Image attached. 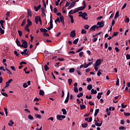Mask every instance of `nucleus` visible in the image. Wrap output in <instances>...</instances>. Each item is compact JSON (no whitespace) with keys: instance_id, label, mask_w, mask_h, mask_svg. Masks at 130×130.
Masks as SVG:
<instances>
[{"instance_id":"nucleus-32","label":"nucleus","mask_w":130,"mask_h":130,"mask_svg":"<svg viewBox=\"0 0 130 130\" xmlns=\"http://www.w3.org/2000/svg\"><path fill=\"white\" fill-rule=\"evenodd\" d=\"M125 18H126V19L125 20V22L126 23H129V18H128L127 16H125Z\"/></svg>"},{"instance_id":"nucleus-24","label":"nucleus","mask_w":130,"mask_h":130,"mask_svg":"<svg viewBox=\"0 0 130 130\" xmlns=\"http://www.w3.org/2000/svg\"><path fill=\"white\" fill-rule=\"evenodd\" d=\"M39 94L41 96H44V92L42 90H40Z\"/></svg>"},{"instance_id":"nucleus-17","label":"nucleus","mask_w":130,"mask_h":130,"mask_svg":"<svg viewBox=\"0 0 130 130\" xmlns=\"http://www.w3.org/2000/svg\"><path fill=\"white\" fill-rule=\"evenodd\" d=\"M91 93L90 94H91L92 95L94 94H97V90H94V89H92L91 90Z\"/></svg>"},{"instance_id":"nucleus-3","label":"nucleus","mask_w":130,"mask_h":130,"mask_svg":"<svg viewBox=\"0 0 130 130\" xmlns=\"http://www.w3.org/2000/svg\"><path fill=\"white\" fill-rule=\"evenodd\" d=\"M56 117H57V119H58V120H62V119L66 118V116L57 115L56 116Z\"/></svg>"},{"instance_id":"nucleus-9","label":"nucleus","mask_w":130,"mask_h":130,"mask_svg":"<svg viewBox=\"0 0 130 130\" xmlns=\"http://www.w3.org/2000/svg\"><path fill=\"white\" fill-rule=\"evenodd\" d=\"M59 19H60V21L61 22V23H62V24H64V17H63V16H61L59 17Z\"/></svg>"},{"instance_id":"nucleus-39","label":"nucleus","mask_w":130,"mask_h":130,"mask_svg":"<svg viewBox=\"0 0 130 130\" xmlns=\"http://www.w3.org/2000/svg\"><path fill=\"white\" fill-rule=\"evenodd\" d=\"M118 32H114L113 34V36H112V38L114 37L115 36H117V35H118Z\"/></svg>"},{"instance_id":"nucleus-45","label":"nucleus","mask_w":130,"mask_h":130,"mask_svg":"<svg viewBox=\"0 0 130 130\" xmlns=\"http://www.w3.org/2000/svg\"><path fill=\"white\" fill-rule=\"evenodd\" d=\"M85 98L86 99H92V95H89V96H88V95H86L85 96Z\"/></svg>"},{"instance_id":"nucleus-51","label":"nucleus","mask_w":130,"mask_h":130,"mask_svg":"<svg viewBox=\"0 0 130 130\" xmlns=\"http://www.w3.org/2000/svg\"><path fill=\"white\" fill-rule=\"evenodd\" d=\"M94 67V69L95 70V71H98V66H97V65H93Z\"/></svg>"},{"instance_id":"nucleus-61","label":"nucleus","mask_w":130,"mask_h":130,"mask_svg":"<svg viewBox=\"0 0 130 130\" xmlns=\"http://www.w3.org/2000/svg\"><path fill=\"white\" fill-rule=\"evenodd\" d=\"M84 29L88 30L89 29V25H84Z\"/></svg>"},{"instance_id":"nucleus-18","label":"nucleus","mask_w":130,"mask_h":130,"mask_svg":"<svg viewBox=\"0 0 130 130\" xmlns=\"http://www.w3.org/2000/svg\"><path fill=\"white\" fill-rule=\"evenodd\" d=\"M92 88H93V86L91 84H89L87 86V89L90 91V90H92Z\"/></svg>"},{"instance_id":"nucleus-16","label":"nucleus","mask_w":130,"mask_h":130,"mask_svg":"<svg viewBox=\"0 0 130 130\" xmlns=\"http://www.w3.org/2000/svg\"><path fill=\"white\" fill-rule=\"evenodd\" d=\"M118 17H119V12L117 11L114 17L115 20H116L117 18H118Z\"/></svg>"},{"instance_id":"nucleus-55","label":"nucleus","mask_w":130,"mask_h":130,"mask_svg":"<svg viewBox=\"0 0 130 130\" xmlns=\"http://www.w3.org/2000/svg\"><path fill=\"white\" fill-rule=\"evenodd\" d=\"M70 98H66L65 101H64V103L67 104L68 102H69Z\"/></svg>"},{"instance_id":"nucleus-8","label":"nucleus","mask_w":130,"mask_h":130,"mask_svg":"<svg viewBox=\"0 0 130 130\" xmlns=\"http://www.w3.org/2000/svg\"><path fill=\"white\" fill-rule=\"evenodd\" d=\"M27 51H28V49H25L23 50V51L21 52V54H22V55H24V54H25L24 55H26V54H28V52H27Z\"/></svg>"},{"instance_id":"nucleus-21","label":"nucleus","mask_w":130,"mask_h":130,"mask_svg":"<svg viewBox=\"0 0 130 130\" xmlns=\"http://www.w3.org/2000/svg\"><path fill=\"white\" fill-rule=\"evenodd\" d=\"M84 95V93L83 92H80L79 94H77L78 98H80L81 97H83V95Z\"/></svg>"},{"instance_id":"nucleus-48","label":"nucleus","mask_w":130,"mask_h":130,"mask_svg":"<svg viewBox=\"0 0 130 130\" xmlns=\"http://www.w3.org/2000/svg\"><path fill=\"white\" fill-rule=\"evenodd\" d=\"M4 109H5V113H6V116H8V108H4Z\"/></svg>"},{"instance_id":"nucleus-14","label":"nucleus","mask_w":130,"mask_h":130,"mask_svg":"<svg viewBox=\"0 0 130 130\" xmlns=\"http://www.w3.org/2000/svg\"><path fill=\"white\" fill-rule=\"evenodd\" d=\"M103 94V92H99L98 94L97 95V98L98 99H100L101 98V97H102V95Z\"/></svg>"},{"instance_id":"nucleus-53","label":"nucleus","mask_w":130,"mask_h":130,"mask_svg":"<svg viewBox=\"0 0 130 130\" xmlns=\"http://www.w3.org/2000/svg\"><path fill=\"white\" fill-rule=\"evenodd\" d=\"M101 70L99 71L97 73L98 77H100V75H102V73H101Z\"/></svg>"},{"instance_id":"nucleus-2","label":"nucleus","mask_w":130,"mask_h":130,"mask_svg":"<svg viewBox=\"0 0 130 130\" xmlns=\"http://www.w3.org/2000/svg\"><path fill=\"white\" fill-rule=\"evenodd\" d=\"M21 42H22L21 47H23V48H27V47H28V42L23 39L21 40Z\"/></svg>"},{"instance_id":"nucleus-23","label":"nucleus","mask_w":130,"mask_h":130,"mask_svg":"<svg viewBox=\"0 0 130 130\" xmlns=\"http://www.w3.org/2000/svg\"><path fill=\"white\" fill-rule=\"evenodd\" d=\"M78 10H79V11H83V10H85V7H80L77 8Z\"/></svg>"},{"instance_id":"nucleus-22","label":"nucleus","mask_w":130,"mask_h":130,"mask_svg":"<svg viewBox=\"0 0 130 130\" xmlns=\"http://www.w3.org/2000/svg\"><path fill=\"white\" fill-rule=\"evenodd\" d=\"M61 111L63 115H66V114H67V110H66V109H62Z\"/></svg>"},{"instance_id":"nucleus-7","label":"nucleus","mask_w":130,"mask_h":130,"mask_svg":"<svg viewBox=\"0 0 130 130\" xmlns=\"http://www.w3.org/2000/svg\"><path fill=\"white\" fill-rule=\"evenodd\" d=\"M101 64V59H99L96 60L95 63L94 64L95 66H97L98 67Z\"/></svg>"},{"instance_id":"nucleus-37","label":"nucleus","mask_w":130,"mask_h":130,"mask_svg":"<svg viewBox=\"0 0 130 130\" xmlns=\"http://www.w3.org/2000/svg\"><path fill=\"white\" fill-rule=\"evenodd\" d=\"M41 10H42V14H43L44 15V16H46V14L45 13V9H44V8H42Z\"/></svg>"},{"instance_id":"nucleus-20","label":"nucleus","mask_w":130,"mask_h":130,"mask_svg":"<svg viewBox=\"0 0 130 130\" xmlns=\"http://www.w3.org/2000/svg\"><path fill=\"white\" fill-rule=\"evenodd\" d=\"M99 111H100V110L99 109H96L95 110L94 116H96L98 114Z\"/></svg>"},{"instance_id":"nucleus-35","label":"nucleus","mask_w":130,"mask_h":130,"mask_svg":"<svg viewBox=\"0 0 130 130\" xmlns=\"http://www.w3.org/2000/svg\"><path fill=\"white\" fill-rule=\"evenodd\" d=\"M84 49V47H82L80 49H78L77 51H76V53H78V52H80V51H82Z\"/></svg>"},{"instance_id":"nucleus-43","label":"nucleus","mask_w":130,"mask_h":130,"mask_svg":"<svg viewBox=\"0 0 130 130\" xmlns=\"http://www.w3.org/2000/svg\"><path fill=\"white\" fill-rule=\"evenodd\" d=\"M28 119H30V120H32V119H34L33 117L31 115H29L28 116Z\"/></svg>"},{"instance_id":"nucleus-58","label":"nucleus","mask_w":130,"mask_h":130,"mask_svg":"<svg viewBox=\"0 0 130 130\" xmlns=\"http://www.w3.org/2000/svg\"><path fill=\"white\" fill-rule=\"evenodd\" d=\"M121 108H125V107H126V106H127V105H123V103H122L121 105Z\"/></svg>"},{"instance_id":"nucleus-54","label":"nucleus","mask_w":130,"mask_h":130,"mask_svg":"<svg viewBox=\"0 0 130 130\" xmlns=\"http://www.w3.org/2000/svg\"><path fill=\"white\" fill-rule=\"evenodd\" d=\"M124 115H125V116H130V113H129L124 112Z\"/></svg>"},{"instance_id":"nucleus-13","label":"nucleus","mask_w":130,"mask_h":130,"mask_svg":"<svg viewBox=\"0 0 130 130\" xmlns=\"http://www.w3.org/2000/svg\"><path fill=\"white\" fill-rule=\"evenodd\" d=\"M27 15L29 16V17H32V12H31V10L30 9H27Z\"/></svg>"},{"instance_id":"nucleus-46","label":"nucleus","mask_w":130,"mask_h":130,"mask_svg":"<svg viewBox=\"0 0 130 130\" xmlns=\"http://www.w3.org/2000/svg\"><path fill=\"white\" fill-rule=\"evenodd\" d=\"M70 5H71V2H67V3L65 5L66 8H67V7H69V6H70Z\"/></svg>"},{"instance_id":"nucleus-47","label":"nucleus","mask_w":130,"mask_h":130,"mask_svg":"<svg viewBox=\"0 0 130 130\" xmlns=\"http://www.w3.org/2000/svg\"><path fill=\"white\" fill-rule=\"evenodd\" d=\"M6 70L7 71V72H8L7 74H9V75H12V72H11V71L8 68H7V67H6Z\"/></svg>"},{"instance_id":"nucleus-44","label":"nucleus","mask_w":130,"mask_h":130,"mask_svg":"<svg viewBox=\"0 0 130 130\" xmlns=\"http://www.w3.org/2000/svg\"><path fill=\"white\" fill-rule=\"evenodd\" d=\"M1 94L5 96V97H8L9 96L7 93L6 92H1Z\"/></svg>"},{"instance_id":"nucleus-49","label":"nucleus","mask_w":130,"mask_h":130,"mask_svg":"<svg viewBox=\"0 0 130 130\" xmlns=\"http://www.w3.org/2000/svg\"><path fill=\"white\" fill-rule=\"evenodd\" d=\"M79 9L78 8H76L75 10L73 11V14H76V13H78L79 12Z\"/></svg>"},{"instance_id":"nucleus-11","label":"nucleus","mask_w":130,"mask_h":130,"mask_svg":"<svg viewBox=\"0 0 130 130\" xmlns=\"http://www.w3.org/2000/svg\"><path fill=\"white\" fill-rule=\"evenodd\" d=\"M16 43L17 45V46H19V47H22V45L20 43V41L18 40V39L16 40Z\"/></svg>"},{"instance_id":"nucleus-38","label":"nucleus","mask_w":130,"mask_h":130,"mask_svg":"<svg viewBox=\"0 0 130 130\" xmlns=\"http://www.w3.org/2000/svg\"><path fill=\"white\" fill-rule=\"evenodd\" d=\"M75 72V68H71L69 70V73H74Z\"/></svg>"},{"instance_id":"nucleus-36","label":"nucleus","mask_w":130,"mask_h":130,"mask_svg":"<svg viewBox=\"0 0 130 130\" xmlns=\"http://www.w3.org/2000/svg\"><path fill=\"white\" fill-rule=\"evenodd\" d=\"M82 127H87V126H88V123H83L82 124Z\"/></svg>"},{"instance_id":"nucleus-40","label":"nucleus","mask_w":130,"mask_h":130,"mask_svg":"<svg viewBox=\"0 0 130 130\" xmlns=\"http://www.w3.org/2000/svg\"><path fill=\"white\" fill-rule=\"evenodd\" d=\"M74 90L75 93H78V92H79V89H78V87H74Z\"/></svg>"},{"instance_id":"nucleus-19","label":"nucleus","mask_w":130,"mask_h":130,"mask_svg":"<svg viewBox=\"0 0 130 130\" xmlns=\"http://www.w3.org/2000/svg\"><path fill=\"white\" fill-rule=\"evenodd\" d=\"M35 116L37 118H39V119H41V115H40V114H35Z\"/></svg>"},{"instance_id":"nucleus-56","label":"nucleus","mask_w":130,"mask_h":130,"mask_svg":"<svg viewBox=\"0 0 130 130\" xmlns=\"http://www.w3.org/2000/svg\"><path fill=\"white\" fill-rule=\"evenodd\" d=\"M23 88H27V87H28V84H27V83H24L23 84Z\"/></svg>"},{"instance_id":"nucleus-62","label":"nucleus","mask_w":130,"mask_h":130,"mask_svg":"<svg viewBox=\"0 0 130 130\" xmlns=\"http://www.w3.org/2000/svg\"><path fill=\"white\" fill-rule=\"evenodd\" d=\"M10 68L12 71H16V68L14 66H11Z\"/></svg>"},{"instance_id":"nucleus-10","label":"nucleus","mask_w":130,"mask_h":130,"mask_svg":"<svg viewBox=\"0 0 130 130\" xmlns=\"http://www.w3.org/2000/svg\"><path fill=\"white\" fill-rule=\"evenodd\" d=\"M40 30L41 32H42L43 33H47V32L48 31L46 28H40Z\"/></svg>"},{"instance_id":"nucleus-57","label":"nucleus","mask_w":130,"mask_h":130,"mask_svg":"<svg viewBox=\"0 0 130 130\" xmlns=\"http://www.w3.org/2000/svg\"><path fill=\"white\" fill-rule=\"evenodd\" d=\"M43 36H47V37H49V34L46 33V32H44L43 34Z\"/></svg>"},{"instance_id":"nucleus-50","label":"nucleus","mask_w":130,"mask_h":130,"mask_svg":"<svg viewBox=\"0 0 130 130\" xmlns=\"http://www.w3.org/2000/svg\"><path fill=\"white\" fill-rule=\"evenodd\" d=\"M19 64H20L21 66H22V64H27V62L22 61L19 63Z\"/></svg>"},{"instance_id":"nucleus-33","label":"nucleus","mask_w":130,"mask_h":130,"mask_svg":"<svg viewBox=\"0 0 130 130\" xmlns=\"http://www.w3.org/2000/svg\"><path fill=\"white\" fill-rule=\"evenodd\" d=\"M70 6L74 8L75 7V6H76V2H73L71 3V4L70 5Z\"/></svg>"},{"instance_id":"nucleus-28","label":"nucleus","mask_w":130,"mask_h":130,"mask_svg":"<svg viewBox=\"0 0 130 130\" xmlns=\"http://www.w3.org/2000/svg\"><path fill=\"white\" fill-rule=\"evenodd\" d=\"M95 125L96 126H101L102 125V123H98V122H95L94 123Z\"/></svg>"},{"instance_id":"nucleus-15","label":"nucleus","mask_w":130,"mask_h":130,"mask_svg":"<svg viewBox=\"0 0 130 130\" xmlns=\"http://www.w3.org/2000/svg\"><path fill=\"white\" fill-rule=\"evenodd\" d=\"M69 17L71 19V22L72 23H74V16H73V15H69Z\"/></svg>"},{"instance_id":"nucleus-59","label":"nucleus","mask_w":130,"mask_h":130,"mask_svg":"<svg viewBox=\"0 0 130 130\" xmlns=\"http://www.w3.org/2000/svg\"><path fill=\"white\" fill-rule=\"evenodd\" d=\"M83 54H84V52H83V51L80 52L79 53V56H80V57H82L83 56Z\"/></svg>"},{"instance_id":"nucleus-60","label":"nucleus","mask_w":130,"mask_h":130,"mask_svg":"<svg viewBox=\"0 0 130 130\" xmlns=\"http://www.w3.org/2000/svg\"><path fill=\"white\" fill-rule=\"evenodd\" d=\"M126 7V3H125V4L123 5V6H122V8H121V10H123V9H125Z\"/></svg>"},{"instance_id":"nucleus-63","label":"nucleus","mask_w":130,"mask_h":130,"mask_svg":"<svg viewBox=\"0 0 130 130\" xmlns=\"http://www.w3.org/2000/svg\"><path fill=\"white\" fill-rule=\"evenodd\" d=\"M126 59H130V55L129 54H127L126 55Z\"/></svg>"},{"instance_id":"nucleus-31","label":"nucleus","mask_w":130,"mask_h":130,"mask_svg":"<svg viewBox=\"0 0 130 130\" xmlns=\"http://www.w3.org/2000/svg\"><path fill=\"white\" fill-rule=\"evenodd\" d=\"M68 81L69 85L71 86V85H72V83H73V79H69L68 80Z\"/></svg>"},{"instance_id":"nucleus-27","label":"nucleus","mask_w":130,"mask_h":130,"mask_svg":"<svg viewBox=\"0 0 130 130\" xmlns=\"http://www.w3.org/2000/svg\"><path fill=\"white\" fill-rule=\"evenodd\" d=\"M44 69H45V71L46 72H47V71H48V70H49V68L48 67V66H47V65L45 64L44 66Z\"/></svg>"},{"instance_id":"nucleus-64","label":"nucleus","mask_w":130,"mask_h":130,"mask_svg":"<svg viewBox=\"0 0 130 130\" xmlns=\"http://www.w3.org/2000/svg\"><path fill=\"white\" fill-rule=\"evenodd\" d=\"M115 49L116 51V52H119V49L117 48V47H115Z\"/></svg>"},{"instance_id":"nucleus-52","label":"nucleus","mask_w":130,"mask_h":130,"mask_svg":"<svg viewBox=\"0 0 130 130\" xmlns=\"http://www.w3.org/2000/svg\"><path fill=\"white\" fill-rule=\"evenodd\" d=\"M56 22H58V23H60V20H59V18L57 17V19L55 20V23L56 24Z\"/></svg>"},{"instance_id":"nucleus-41","label":"nucleus","mask_w":130,"mask_h":130,"mask_svg":"<svg viewBox=\"0 0 130 130\" xmlns=\"http://www.w3.org/2000/svg\"><path fill=\"white\" fill-rule=\"evenodd\" d=\"M86 33H87V31H86V30H85L84 29H82L81 30V34H86Z\"/></svg>"},{"instance_id":"nucleus-5","label":"nucleus","mask_w":130,"mask_h":130,"mask_svg":"<svg viewBox=\"0 0 130 130\" xmlns=\"http://www.w3.org/2000/svg\"><path fill=\"white\" fill-rule=\"evenodd\" d=\"M70 37H72V38L76 37V30H73L71 32Z\"/></svg>"},{"instance_id":"nucleus-25","label":"nucleus","mask_w":130,"mask_h":130,"mask_svg":"<svg viewBox=\"0 0 130 130\" xmlns=\"http://www.w3.org/2000/svg\"><path fill=\"white\" fill-rule=\"evenodd\" d=\"M90 30H92V31H95L96 30V25H93L91 26L90 28Z\"/></svg>"},{"instance_id":"nucleus-1","label":"nucleus","mask_w":130,"mask_h":130,"mask_svg":"<svg viewBox=\"0 0 130 130\" xmlns=\"http://www.w3.org/2000/svg\"><path fill=\"white\" fill-rule=\"evenodd\" d=\"M78 14H79L78 16L82 17L83 19H84V20H88V17H87V16H88V14H87V13L86 12L83 13L82 12H78Z\"/></svg>"},{"instance_id":"nucleus-12","label":"nucleus","mask_w":130,"mask_h":130,"mask_svg":"<svg viewBox=\"0 0 130 130\" xmlns=\"http://www.w3.org/2000/svg\"><path fill=\"white\" fill-rule=\"evenodd\" d=\"M40 16H36L35 17V22L36 24H38V22L39 21V20H40Z\"/></svg>"},{"instance_id":"nucleus-42","label":"nucleus","mask_w":130,"mask_h":130,"mask_svg":"<svg viewBox=\"0 0 130 130\" xmlns=\"http://www.w3.org/2000/svg\"><path fill=\"white\" fill-rule=\"evenodd\" d=\"M26 24V19H23L21 26H23Z\"/></svg>"},{"instance_id":"nucleus-6","label":"nucleus","mask_w":130,"mask_h":130,"mask_svg":"<svg viewBox=\"0 0 130 130\" xmlns=\"http://www.w3.org/2000/svg\"><path fill=\"white\" fill-rule=\"evenodd\" d=\"M41 8V4H40L38 7L34 6V9L35 10V12H38L39 10H40V8Z\"/></svg>"},{"instance_id":"nucleus-29","label":"nucleus","mask_w":130,"mask_h":130,"mask_svg":"<svg viewBox=\"0 0 130 130\" xmlns=\"http://www.w3.org/2000/svg\"><path fill=\"white\" fill-rule=\"evenodd\" d=\"M78 42H79V38H77V39H75L73 41V44H77L78 43Z\"/></svg>"},{"instance_id":"nucleus-4","label":"nucleus","mask_w":130,"mask_h":130,"mask_svg":"<svg viewBox=\"0 0 130 130\" xmlns=\"http://www.w3.org/2000/svg\"><path fill=\"white\" fill-rule=\"evenodd\" d=\"M105 23V21H102L101 22H98L96 25H98L100 26L101 28H103V27H104V24Z\"/></svg>"},{"instance_id":"nucleus-26","label":"nucleus","mask_w":130,"mask_h":130,"mask_svg":"<svg viewBox=\"0 0 130 130\" xmlns=\"http://www.w3.org/2000/svg\"><path fill=\"white\" fill-rule=\"evenodd\" d=\"M18 33L19 36L20 37H22V36L23 35V32L19 30H18Z\"/></svg>"},{"instance_id":"nucleus-34","label":"nucleus","mask_w":130,"mask_h":130,"mask_svg":"<svg viewBox=\"0 0 130 130\" xmlns=\"http://www.w3.org/2000/svg\"><path fill=\"white\" fill-rule=\"evenodd\" d=\"M27 24L30 26L32 25V21L30 20V19H27Z\"/></svg>"},{"instance_id":"nucleus-30","label":"nucleus","mask_w":130,"mask_h":130,"mask_svg":"<svg viewBox=\"0 0 130 130\" xmlns=\"http://www.w3.org/2000/svg\"><path fill=\"white\" fill-rule=\"evenodd\" d=\"M86 108V106L85 105H80V109L82 110V109H85Z\"/></svg>"}]
</instances>
